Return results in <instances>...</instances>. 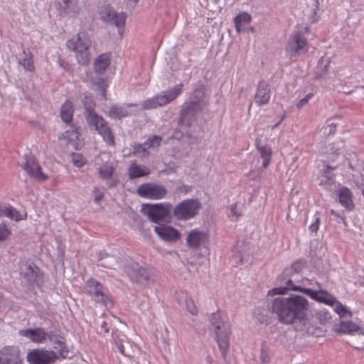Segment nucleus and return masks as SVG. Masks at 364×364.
Here are the masks:
<instances>
[{"mask_svg": "<svg viewBox=\"0 0 364 364\" xmlns=\"http://www.w3.org/2000/svg\"><path fill=\"white\" fill-rule=\"evenodd\" d=\"M309 301L302 296L291 294L289 297H277L272 302V311L278 321L284 324H292L297 321L305 323Z\"/></svg>", "mask_w": 364, "mask_h": 364, "instance_id": "1", "label": "nucleus"}, {"mask_svg": "<svg viewBox=\"0 0 364 364\" xmlns=\"http://www.w3.org/2000/svg\"><path fill=\"white\" fill-rule=\"evenodd\" d=\"M203 107H198V105H193L192 103L184 102L178 114V129H175L173 138L181 139L183 135H186L188 138H191L192 134L190 129L197 121L198 116L203 112Z\"/></svg>", "mask_w": 364, "mask_h": 364, "instance_id": "2", "label": "nucleus"}, {"mask_svg": "<svg viewBox=\"0 0 364 364\" xmlns=\"http://www.w3.org/2000/svg\"><path fill=\"white\" fill-rule=\"evenodd\" d=\"M277 282L279 287L272 289L269 294L272 292V295L285 294L288 291H299L305 294L304 290L309 289L305 287L306 283L310 284V281L306 278L301 277L300 274L294 272L287 273L284 269L277 277Z\"/></svg>", "mask_w": 364, "mask_h": 364, "instance_id": "3", "label": "nucleus"}, {"mask_svg": "<svg viewBox=\"0 0 364 364\" xmlns=\"http://www.w3.org/2000/svg\"><path fill=\"white\" fill-rule=\"evenodd\" d=\"M210 323L216 334V341L223 358H225L229 347L230 325L227 317L220 312L213 313Z\"/></svg>", "mask_w": 364, "mask_h": 364, "instance_id": "4", "label": "nucleus"}, {"mask_svg": "<svg viewBox=\"0 0 364 364\" xmlns=\"http://www.w3.org/2000/svg\"><path fill=\"white\" fill-rule=\"evenodd\" d=\"M85 118L88 126L97 131L109 146H114V137L112 129L102 117L99 116L94 109L86 107Z\"/></svg>", "mask_w": 364, "mask_h": 364, "instance_id": "5", "label": "nucleus"}, {"mask_svg": "<svg viewBox=\"0 0 364 364\" xmlns=\"http://www.w3.org/2000/svg\"><path fill=\"white\" fill-rule=\"evenodd\" d=\"M66 45L68 49L75 51L79 63L87 65L89 63L91 41L85 31L79 32L76 38L68 41Z\"/></svg>", "mask_w": 364, "mask_h": 364, "instance_id": "6", "label": "nucleus"}, {"mask_svg": "<svg viewBox=\"0 0 364 364\" xmlns=\"http://www.w3.org/2000/svg\"><path fill=\"white\" fill-rule=\"evenodd\" d=\"M201 203L198 199H186L180 202L173 210V216L178 220H188L199 213Z\"/></svg>", "mask_w": 364, "mask_h": 364, "instance_id": "7", "label": "nucleus"}, {"mask_svg": "<svg viewBox=\"0 0 364 364\" xmlns=\"http://www.w3.org/2000/svg\"><path fill=\"white\" fill-rule=\"evenodd\" d=\"M172 205L169 203L144 204L141 211L147 215L148 218L154 223L164 221L170 216Z\"/></svg>", "mask_w": 364, "mask_h": 364, "instance_id": "8", "label": "nucleus"}, {"mask_svg": "<svg viewBox=\"0 0 364 364\" xmlns=\"http://www.w3.org/2000/svg\"><path fill=\"white\" fill-rule=\"evenodd\" d=\"M309 50L306 38L302 32L290 35L285 47L287 55L290 58L305 54Z\"/></svg>", "mask_w": 364, "mask_h": 364, "instance_id": "9", "label": "nucleus"}, {"mask_svg": "<svg viewBox=\"0 0 364 364\" xmlns=\"http://www.w3.org/2000/svg\"><path fill=\"white\" fill-rule=\"evenodd\" d=\"M136 192L140 197L151 200L163 199L168 193L166 188L157 183H142L137 187Z\"/></svg>", "mask_w": 364, "mask_h": 364, "instance_id": "10", "label": "nucleus"}, {"mask_svg": "<svg viewBox=\"0 0 364 364\" xmlns=\"http://www.w3.org/2000/svg\"><path fill=\"white\" fill-rule=\"evenodd\" d=\"M57 358L56 353L43 348L31 350L26 355L27 361L31 364H53Z\"/></svg>", "mask_w": 364, "mask_h": 364, "instance_id": "11", "label": "nucleus"}, {"mask_svg": "<svg viewBox=\"0 0 364 364\" xmlns=\"http://www.w3.org/2000/svg\"><path fill=\"white\" fill-rule=\"evenodd\" d=\"M100 18L106 23L114 24L118 28L123 27L127 20V14L117 13L110 5L102 6L100 11Z\"/></svg>", "mask_w": 364, "mask_h": 364, "instance_id": "12", "label": "nucleus"}, {"mask_svg": "<svg viewBox=\"0 0 364 364\" xmlns=\"http://www.w3.org/2000/svg\"><path fill=\"white\" fill-rule=\"evenodd\" d=\"M20 350L14 346H6L0 349V364H23Z\"/></svg>", "mask_w": 364, "mask_h": 364, "instance_id": "13", "label": "nucleus"}, {"mask_svg": "<svg viewBox=\"0 0 364 364\" xmlns=\"http://www.w3.org/2000/svg\"><path fill=\"white\" fill-rule=\"evenodd\" d=\"M23 168L31 177L38 181H44L48 179V176L43 173L41 167L33 156L26 158Z\"/></svg>", "mask_w": 364, "mask_h": 364, "instance_id": "14", "label": "nucleus"}, {"mask_svg": "<svg viewBox=\"0 0 364 364\" xmlns=\"http://www.w3.org/2000/svg\"><path fill=\"white\" fill-rule=\"evenodd\" d=\"M87 285L90 291L95 294L97 301L102 302L107 307L112 306L111 299L103 293L102 286L99 282L95 279H90L87 282Z\"/></svg>", "mask_w": 364, "mask_h": 364, "instance_id": "15", "label": "nucleus"}, {"mask_svg": "<svg viewBox=\"0 0 364 364\" xmlns=\"http://www.w3.org/2000/svg\"><path fill=\"white\" fill-rule=\"evenodd\" d=\"M154 231L161 239L167 242L177 241L181 238L179 231L169 225L156 226Z\"/></svg>", "mask_w": 364, "mask_h": 364, "instance_id": "16", "label": "nucleus"}, {"mask_svg": "<svg viewBox=\"0 0 364 364\" xmlns=\"http://www.w3.org/2000/svg\"><path fill=\"white\" fill-rule=\"evenodd\" d=\"M270 99V88L269 83L264 80L259 81L255 95V103L259 105H267Z\"/></svg>", "mask_w": 364, "mask_h": 364, "instance_id": "17", "label": "nucleus"}, {"mask_svg": "<svg viewBox=\"0 0 364 364\" xmlns=\"http://www.w3.org/2000/svg\"><path fill=\"white\" fill-rule=\"evenodd\" d=\"M18 335L28 338L33 343H41L46 340L47 333L43 328H28L18 331Z\"/></svg>", "mask_w": 364, "mask_h": 364, "instance_id": "18", "label": "nucleus"}, {"mask_svg": "<svg viewBox=\"0 0 364 364\" xmlns=\"http://www.w3.org/2000/svg\"><path fill=\"white\" fill-rule=\"evenodd\" d=\"M207 239L208 235L205 232L193 230L186 237V245L190 248L196 249L204 244Z\"/></svg>", "mask_w": 364, "mask_h": 364, "instance_id": "19", "label": "nucleus"}, {"mask_svg": "<svg viewBox=\"0 0 364 364\" xmlns=\"http://www.w3.org/2000/svg\"><path fill=\"white\" fill-rule=\"evenodd\" d=\"M80 11L78 0H62L59 4L58 11L61 16L71 14L76 16Z\"/></svg>", "mask_w": 364, "mask_h": 364, "instance_id": "20", "label": "nucleus"}, {"mask_svg": "<svg viewBox=\"0 0 364 364\" xmlns=\"http://www.w3.org/2000/svg\"><path fill=\"white\" fill-rule=\"evenodd\" d=\"M304 291L306 295L317 301L330 305L331 306H333L335 303H336V299L326 291H313L309 288Z\"/></svg>", "mask_w": 364, "mask_h": 364, "instance_id": "21", "label": "nucleus"}, {"mask_svg": "<svg viewBox=\"0 0 364 364\" xmlns=\"http://www.w3.org/2000/svg\"><path fill=\"white\" fill-rule=\"evenodd\" d=\"M262 140L259 138H257L255 139V146L257 151L259 154L260 157L263 159L262 166L264 168H267L271 161L272 157V147L268 144L262 145Z\"/></svg>", "mask_w": 364, "mask_h": 364, "instance_id": "22", "label": "nucleus"}, {"mask_svg": "<svg viewBox=\"0 0 364 364\" xmlns=\"http://www.w3.org/2000/svg\"><path fill=\"white\" fill-rule=\"evenodd\" d=\"M19 271L22 275L28 282H34L36 281L38 267L32 265L28 262H22L19 266Z\"/></svg>", "mask_w": 364, "mask_h": 364, "instance_id": "23", "label": "nucleus"}, {"mask_svg": "<svg viewBox=\"0 0 364 364\" xmlns=\"http://www.w3.org/2000/svg\"><path fill=\"white\" fill-rule=\"evenodd\" d=\"M114 168L108 164H103L98 168V172L100 178L104 180H110L108 183V188L115 187L118 180L112 178Z\"/></svg>", "mask_w": 364, "mask_h": 364, "instance_id": "24", "label": "nucleus"}, {"mask_svg": "<svg viewBox=\"0 0 364 364\" xmlns=\"http://www.w3.org/2000/svg\"><path fill=\"white\" fill-rule=\"evenodd\" d=\"M111 63L110 54L105 53L100 55L95 60L93 68L96 73L103 74Z\"/></svg>", "mask_w": 364, "mask_h": 364, "instance_id": "25", "label": "nucleus"}, {"mask_svg": "<svg viewBox=\"0 0 364 364\" xmlns=\"http://www.w3.org/2000/svg\"><path fill=\"white\" fill-rule=\"evenodd\" d=\"M150 168L146 166H140L132 162L128 168V176L130 179L144 177L150 174Z\"/></svg>", "mask_w": 364, "mask_h": 364, "instance_id": "26", "label": "nucleus"}, {"mask_svg": "<svg viewBox=\"0 0 364 364\" xmlns=\"http://www.w3.org/2000/svg\"><path fill=\"white\" fill-rule=\"evenodd\" d=\"M339 203L342 206L351 210L354 208V204L352 199V193L347 187H342L338 194Z\"/></svg>", "mask_w": 364, "mask_h": 364, "instance_id": "27", "label": "nucleus"}, {"mask_svg": "<svg viewBox=\"0 0 364 364\" xmlns=\"http://www.w3.org/2000/svg\"><path fill=\"white\" fill-rule=\"evenodd\" d=\"M335 330L336 332L340 333L351 334L353 333L360 331V334H364V330L360 328L358 325L352 321H341L338 325L336 326Z\"/></svg>", "mask_w": 364, "mask_h": 364, "instance_id": "28", "label": "nucleus"}, {"mask_svg": "<svg viewBox=\"0 0 364 364\" xmlns=\"http://www.w3.org/2000/svg\"><path fill=\"white\" fill-rule=\"evenodd\" d=\"M166 105H167V101L165 100V97L161 92L160 95H156L153 97L145 100L142 103L141 107L143 109H151Z\"/></svg>", "mask_w": 364, "mask_h": 364, "instance_id": "29", "label": "nucleus"}, {"mask_svg": "<svg viewBox=\"0 0 364 364\" xmlns=\"http://www.w3.org/2000/svg\"><path fill=\"white\" fill-rule=\"evenodd\" d=\"M18 63L26 70L33 71L35 70L33 55L28 48H23L22 50V53H20Z\"/></svg>", "mask_w": 364, "mask_h": 364, "instance_id": "30", "label": "nucleus"}, {"mask_svg": "<svg viewBox=\"0 0 364 364\" xmlns=\"http://www.w3.org/2000/svg\"><path fill=\"white\" fill-rule=\"evenodd\" d=\"M205 98V89L203 86L196 87L191 94L189 100L186 101L187 103H192L193 105H198V107H203L202 102Z\"/></svg>", "mask_w": 364, "mask_h": 364, "instance_id": "31", "label": "nucleus"}, {"mask_svg": "<svg viewBox=\"0 0 364 364\" xmlns=\"http://www.w3.org/2000/svg\"><path fill=\"white\" fill-rule=\"evenodd\" d=\"M0 212L3 215L16 222L26 218L22 217L18 210L10 205H1Z\"/></svg>", "mask_w": 364, "mask_h": 364, "instance_id": "32", "label": "nucleus"}, {"mask_svg": "<svg viewBox=\"0 0 364 364\" xmlns=\"http://www.w3.org/2000/svg\"><path fill=\"white\" fill-rule=\"evenodd\" d=\"M328 169H334V167L331 166H326V170L323 171V173L321 176L320 184L324 186L325 188L331 190L333 187H336L335 175L329 174Z\"/></svg>", "mask_w": 364, "mask_h": 364, "instance_id": "33", "label": "nucleus"}, {"mask_svg": "<svg viewBox=\"0 0 364 364\" xmlns=\"http://www.w3.org/2000/svg\"><path fill=\"white\" fill-rule=\"evenodd\" d=\"M252 17L250 14L247 12L241 13L235 16L234 19L235 29L237 33H241L245 30V26L250 23Z\"/></svg>", "mask_w": 364, "mask_h": 364, "instance_id": "34", "label": "nucleus"}, {"mask_svg": "<svg viewBox=\"0 0 364 364\" xmlns=\"http://www.w3.org/2000/svg\"><path fill=\"white\" fill-rule=\"evenodd\" d=\"M74 108L71 101L66 100L61 106L60 117L65 123L71 122L73 117Z\"/></svg>", "mask_w": 364, "mask_h": 364, "instance_id": "35", "label": "nucleus"}, {"mask_svg": "<svg viewBox=\"0 0 364 364\" xmlns=\"http://www.w3.org/2000/svg\"><path fill=\"white\" fill-rule=\"evenodd\" d=\"M112 336L115 346L119 352L122 355L127 356L129 355L124 348V344L128 343L126 336L122 333H118L117 332H115L114 333H112Z\"/></svg>", "mask_w": 364, "mask_h": 364, "instance_id": "36", "label": "nucleus"}, {"mask_svg": "<svg viewBox=\"0 0 364 364\" xmlns=\"http://www.w3.org/2000/svg\"><path fill=\"white\" fill-rule=\"evenodd\" d=\"M150 274L149 271L144 268L139 267L133 271V279L139 284H144L149 279Z\"/></svg>", "mask_w": 364, "mask_h": 364, "instance_id": "37", "label": "nucleus"}, {"mask_svg": "<svg viewBox=\"0 0 364 364\" xmlns=\"http://www.w3.org/2000/svg\"><path fill=\"white\" fill-rule=\"evenodd\" d=\"M183 87V85L180 83L170 90L162 92L165 97V100L167 101V104L174 100L181 93Z\"/></svg>", "mask_w": 364, "mask_h": 364, "instance_id": "38", "label": "nucleus"}, {"mask_svg": "<svg viewBox=\"0 0 364 364\" xmlns=\"http://www.w3.org/2000/svg\"><path fill=\"white\" fill-rule=\"evenodd\" d=\"M108 114L111 118L119 119L127 117L128 111L122 107L114 105L110 107Z\"/></svg>", "mask_w": 364, "mask_h": 364, "instance_id": "39", "label": "nucleus"}, {"mask_svg": "<svg viewBox=\"0 0 364 364\" xmlns=\"http://www.w3.org/2000/svg\"><path fill=\"white\" fill-rule=\"evenodd\" d=\"M307 267V262L304 259H299L295 261L291 267L284 269L287 273L295 272L300 274L305 268Z\"/></svg>", "mask_w": 364, "mask_h": 364, "instance_id": "40", "label": "nucleus"}, {"mask_svg": "<svg viewBox=\"0 0 364 364\" xmlns=\"http://www.w3.org/2000/svg\"><path fill=\"white\" fill-rule=\"evenodd\" d=\"M180 294L181 299L185 298L186 306L188 312L192 315H197L198 309L192 298L188 297L186 291H181Z\"/></svg>", "mask_w": 364, "mask_h": 364, "instance_id": "41", "label": "nucleus"}, {"mask_svg": "<svg viewBox=\"0 0 364 364\" xmlns=\"http://www.w3.org/2000/svg\"><path fill=\"white\" fill-rule=\"evenodd\" d=\"M150 149L146 141L142 144H138L133 146L134 154L145 157L149 155L148 149Z\"/></svg>", "mask_w": 364, "mask_h": 364, "instance_id": "42", "label": "nucleus"}, {"mask_svg": "<svg viewBox=\"0 0 364 364\" xmlns=\"http://www.w3.org/2000/svg\"><path fill=\"white\" fill-rule=\"evenodd\" d=\"M93 83L100 90L102 95L105 97L106 90L108 87L107 80L102 77H96L93 80Z\"/></svg>", "mask_w": 364, "mask_h": 364, "instance_id": "43", "label": "nucleus"}, {"mask_svg": "<svg viewBox=\"0 0 364 364\" xmlns=\"http://www.w3.org/2000/svg\"><path fill=\"white\" fill-rule=\"evenodd\" d=\"M11 235V230L6 223H0V242L5 241Z\"/></svg>", "mask_w": 364, "mask_h": 364, "instance_id": "44", "label": "nucleus"}, {"mask_svg": "<svg viewBox=\"0 0 364 364\" xmlns=\"http://www.w3.org/2000/svg\"><path fill=\"white\" fill-rule=\"evenodd\" d=\"M335 311L341 317H345L347 314L349 315V317H351V312L348 311V309L343 306L340 301L336 300Z\"/></svg>", "mask_w": 364, "mask_h": 364, "instance_id": "45", "label": "nucleus"}, {"mask_svg": "<svg viewBox=\"0 0 364 364\" xmlns=\"http://www.w3.org/2000/svg\"><path fill=\"white\" fill-rule=\"evenodd\" d=\"M162 137L158 135H151L146 141L150 148H157L161 145Z\"/></svg>", "mask_w": 364, "mask_h": 364, "instance_id": "46", "label": "nucleus"}, {"mask_svg": "<svg viewBox=\"0 0 364 364\" xmlns=\"http://www.w3.org/2000/svg\"><path fill=\"white\" fill-rule=\"evenodd\" d=\"M79 133L76 129L68 130L63 132L62 138L66 139L68 141H74L75 139H78Z\"/></svg>", "mask_w": 364, "mask_h": 364, "instance_id": "47", "label": "nucleus"}, {"mask_svg": "<svg viewBox=\"0 0 364 364\" xmlns=\"http://www.w3.org/2000/svg\"><path fill=\"white\" fill-rule=\"evenodd\" d=\"M54 348L55 349L59 348L60 355L62 358H65L68 357V350L64 342L59 341V340L56 341L55 342Z\"/></svg>", "mask_w": 364, "mask_h": 364, "instance_id": "48", "label": "nucleus"}, {"mask_svg": "<svg viewBox=\"0 0 364 364\" xmlns=\"http://www.w3.org/2000/svg\"><path fill=\"white\" fill-rule=\"evenodd\" d=\"M230 210L229 217L231 218L232 220H237L242 215L241 210L237 208V203L232 204L230 206Z\"/></svg>", "mask_w": 364, "mask_h": 364, "instance_id": "49", "label": "nucleus"}, {"mask_svg": "<svg viewBox=\"0 0 364 364\" xmlns=\"http://www.w3.org/2000/svg\"><path fill=\"white\" fill-rule=\"evenodd\" d=\"M100 265L106 268H114L116 263V259L112 256H107L105 259H101Z\"/></svg>", "mask_w": 364, "mask_h": 364, "instance_id": "50", "label": "nucleus"}, {"mask_svg": "<svg viewBox=\"0 0 364 364\" xmlns=\"http://www.w3.org/2000/svg\"><path fill=\"white\" fill-rule=\"evenodd\" d=\"M313 94L309 93L307 94L304 98L301 99L298 103L296 104V107L299 109L302 108L304 106H305L308 102L312 98Z\"/></svg>", "mask_w": 364, "mask_h": 364, "instance_id": "51", "label": "nucleus"}, {"mask_svg": "<svg viewBox=\"0 0 364 364\" xmlns=\"http://www.w3.org/2000/svg\"><path fill=\"white\" fill-rule=\"evenodd\" d=\"M73 160L74 164L77 167H81L84 164L83 156L80 154H74L73 156Z\"/></svg>", "mask_w": 364, "mask_h": 364, "instance_id": "52", "label": "nucleus"}, {"mask_svg": "<svg viewBox=\"0 0 364 364\" xmlns=\"http://www.w3.org/2000/svg\"><path fill=\"white\" fill-rule=\"evenodd\" d=\"M329 68V62H328L323 68L321 69V71L316 72V77H323L324 75H326L328 73Z\"/></svg>", "mask_w": 364, "mask_h": 364, "instance_id": "53", "label": "nucleus"}, {"mask_svg": "<svg viewBox=\"0 0 364 364\" xmlns=\"http://www.w3.org/2000/svg\"><path fill=\"white\" fill-rule=\"evenodd\" d=\"M319 224L320 219L317 217L316 218L314 223L309 226V230L312 232L316 233L318 230Z\"/></svg>", "mask_w": 364, "mask_h": 364, "instance_id": "54", "label": "nucleus"}, {"mask_svg": "<svg viewBox=\"0 0 364 364\" xmlns=\"http://www.w3.org/2000/svg\"><path fill=\"white\" fill-rule=\"evenodd\" d=\"M260 359L262 363H269L270 361V358L267 353L264 349H262L261 353H260Z\"/></svg>", "mask_w": 364, "mask_h": 364, "instance_id": "55", "label": "nucleus"}, {"mask_svg": "<svg viewBox=\"0 0 364 364\" xmlns=\"http://www.w3.org/2000/svg\"><path fill=\"white\" fill-rule=\"evenodd\" d=\"M94 192L96 194L94 198V201L95 203H98L103 198L104 193L100 191H98L97 188H95Z\"/></svg>", "mask_w": 364, "mask_h": 364, "instance_id": "56", "label": "nucleus"}, {"mask_svg": "<svg viewBox=\"0 0 364 364\" xmlns=\"http://www.w3.org/2000/svg\"><path fill=\"white\" fill-rule=\"evenodd\" d=\"M284 117H285V113L279 117L278 123H276L275 124H274L272 127V129H274L275 128H277L283 122Z\"/></svg>", "mask_w": 364, "mask_h": 364, "instance_id": "57", "label": "nucleus"}, {"mask_svg": "<svg viewBox=\"0 0 364 364\" xmlns=\"http://www.w3.org/2000/svg\"><path fill=\"white\" fill-rule=\"evenodd\" d=\"M107 323L105 321H103L101 325V328H102V330L104 331L105 333L109 332V329L107 328Z\"/></svg>", "mask_w": 364, "mask_h": 364, "instance_id": "58", "label": "nucleus"}, {"mask_svg": "<svg viewBox=\"0 0 364 364\" xmlns=\"http://www.w3.org/2000/svg\"><path fill=\"white\" fill-rule=\"evenodd\" d=\"M318 6H319V1H318V0H315V8H316V9H318Z\"/></svg>", "mask_w": 364, "mask_h": 364, "instance_id": "59", "label": "nucleus"}, {"mask_svg": "<svg viewBox=\"0 0 364 364\" xmlns=\"http://www.w3.org/2000/svg\"><path fill=\"white\" fill-rule=\"evenodd\" d=\"M183 188H186V186H182V187H179V188H178V191H183Z\"/></svg>", "mask_w": 364, "mask_h": 364, "instance_id": "60", "label": "nucleus"}, {"mask_svg": "<svg viewBox=\"0 0 364 364\" xmlns=\"http://www.w3.org/2000/svg\"><path fill=\"white\" fill-rule=\"evenodd\" d=\"M127 106H128L129 107H135V106H136V105H134V104H127Z\"/></svg>", "mask_w": 364, "mask_h": 364, "instance_id": "61", "label": "nucleus"}, {"mask_svg": "<svg viewBox=\"0 0 364 364\" xmlns=\"http://www.w3.org/2000/svg\"><path fill=\"white\" fill-rule=\"evenodd\" d=\"M331 213L332 215H336V212H335L333 210H331Z\"/></svg>", "mask_w": 364, "mask_h": 364, "instance_id": "62", "label": "nucleus"}, {"mask_svg": "<svg viewBox=\"0 0 364 364\" xmlns=\"http://www.w3.org/2000/svg\"><path fill=\"white\" fill-rule=\"evenodd\" d=\"M331 126H332V127H333V128H335L336 124H332Z\"/></svg>", "mask_w": 364, "mask_h": 364, "instance_id": "63", "label": "nucleus"}, {"mask_svg": "<svg viewBox=\"0 0 364 364\" xmlns=\"http://www.w3.org/2000/svg\"><path fill=\"white\" fill-rule=\"evenodd\" d=\"M136 364H138V363H136Z\"/></svg>", "mask_w": 364, "mask_h": 364, "instance_id": "64", "label": "nucleus"}]
</instances>
